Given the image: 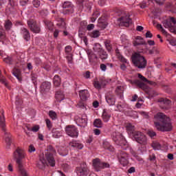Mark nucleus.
Here are the masks:
<instances>
[{"label":"nucleus","instance_id":"44","mask_svg":"<svg viewBox=\"0 0 176 176\" xmlns=\"http://www.w3.org/2000/svg\"><path fill=\"white\" fill-rule=\"evenodd\" d=\"M117 57L118 60H120V61L123 64H126V63H127V59L124 58L123 56H122L120 53L117 54Z\"/></svg>","mask_w":176,"mask_h":176},{"label":"nucleus","instance_id":"61","mask_svg":"<svg viewBox=\"0 0 176 176\" xmlns=\"http://www.w3.org/2000/svg\"><path fill=\"white\" fill-rule=\"evenodd\" d=\"M87 30L88 31H91V30H94V24H89L87 27Z\"/></svg>","mask_w":176,"mask_h":176},{"label":"nucleus","instance_id":"11","mask_svg":"<svg viewBox=\"0 0 176 176\" xmlns=\"http://www.w3.org/2000/svg\"><path fill=\"white\" fill-rule=\"evenodd\" d=\"M28 25L30 30L34 34H39L41 32V27L36 23V21L34 19H29L28 21Z\"/></svg>","mask_w":176,"mask_h":176},{"label":"nucleus","instance_id":"5","mask_svg":"<svg viewBox=\"0 0 176 176\" xmlns=\"http://www.w3.org/2000/svg\"><path fill=\"white\" fill-rule=\"evenodd\" d=\"M111 137L113 141L115 142V144H116V145H118L119 146H126V145L127 144L126 139L124 138L123 135L119 131L113 132Z\"/></svg>","mask_w":176,"mask_h":176},{"label":"nucleus","instance_id":"34","mask_svg":"<svg viewBox=\"0 0 176 176\" xmlns=\"http://www.w3.org/2000/svg\"><path fill=\"white\" fill-rule=\"evenodd\" d=\"M100 58L104 61V60H107L108 58V54L104 50L98 54Z\"/></svg>","mask_w":176,"mask_h":176},{"label":"nucleus","instance_id":"9","mask_svg":"<svg viewBox=\"0 0 176 176\" xmlns=\"http://www.w3.org/2000/svg\"><path fill=\"white\" fill-rule=\"evenodd\" d=\"M65 132L69 137H72V138H78V135H79L78 128L74 125L67 126L65 127Z\"/></svg>","mask_w":176,"mask_h":176},{"label":"nucleus","instance_id":"51","mask_svg":"<svg viewBox=\"0 0 176 176\" xmlns=\"http://www.w3.org/2000/svg\"><path fill=\"white\" fill-rule=\"evenodd\" d=\"M45 123L48 130H51L52 127H53V125L52 124V121H50V120L49 119H46Z\"/></svg>","mask_w":176,"mask_h":176},{"label":"nucleus","instance_id":"15","mask_svg":"<svg viewBox=\"0 0 176 176\" xmlns=\"http://www.w3.org/2000/svg\"><path fill=\"white\" fill-rule=\"evenodd\" d=\"M51 88L52 83L49 81H44L40 86V93H41V94H47V93L50 91Z\"/></svg>","mask_w":176,"mask_h":176},{"label":"nucleus","instance_id":"57","mask_svg":"<svg viewBox=\"0 0 176 176\" xmlns=\"http://www.w3.org/2000/svg\"><path fill=\"white\" fill-rule=\"evenodd\" d=\"M100 68L101 71H103V72H105V71H107V65L102 63L100 65Z\"/></svg>","mask_w":176,"mask_h":176},{"label":"nucleus","instance_id":"63","mask_svg":"<svg viewBox=\"0 0 176 176\" xmlns=\"http://www.w3.org/2000/svg\"><path fill=\"white\" fill-rule=\"evenodd\" d=\"M58 34H60V30H55L54 32V38H58Z\"/></svg>","mask_w":176,"mask_h":176},{"label":"nucleus","instance_id":"24","mask_svg":"<svg viewBox=\"0 0 176 176\" xmlns=\"http://www.w3.org/2000/svg\"><path fill=\"white\" fill-rule=\"evenodd\" d=\"M55 98L58 102H61L65 98V95L63 91H57L55 94Z\"/></svg>","mask_w":176,"mask_h":176},{"label":"nucleus","instance_id":"10","mask_svg":"<svg viewBox=\"0 0 176 176\" xmlns=\"http://www.w3.org/2000/svg\"><path fill=\"white\" fill-rule=\"evenodd\" d=\"M76 173L78 176H87L89 175V168L86 163L80 164L76 168Z\"/></svg>","mask_w":176,"mask_h":176},{"label":"nucleus","instance_id":"42","mask_svg":"<svg viewBox=\"0 0 176 176\" xmlns=\"http://www.w3.org/2000/svg\"><path fill=\"white\" fill-rule=\"evenodd\" d=\"M104 45L108 52H111V50H112V44H111V41L106 40L104 41Z\"/></svg>","mask_w":176,"mask_h":176},{"label":"nucleus","instance_id":"62","mask_svg":"<svg viewBox=\"0 0 176 176\" xmlns=\"http://www.w3.org/2000/svg\"><path fill=\"white\" fill-rule=\"evenodd\" d=\"M29 152L30 153L32 152H35V147L34 146V145L31 144L30 146H29Z\"/></svg>","mask_w":176,"mask_h":176},{"label":"nucleus","instance_id":"47","mask_svg":"<svg viewBox=\"0 0 176 176\" xmlns=\"http://www.w3.org/2000/svg\"><path fill=\"white\" fill-rule=\"evenodd\" d=\"M0 39L3 40L5 39V30H3V28L0 25Z\"/></svg>","mask_w":176,"mask_h":176},{"label":"nucleus","instance_id":"50","mask_svg":"<svg viewBox=\"0 0 176 176\" xmlns=\"http://www.w3.org/2000/svg\"><path fill=\"white\" fill-rule=\"evenodd\" d=\"M60 22L57 23L58 27L60 28H65V22L64 21L63 19H60Z\"/></svg>","mask_w":176,"mask_h":176},{"label":"nucleus","instance_id":"38","mask_svg":"<svg viewBox=\"0 0 176 176\" xmlns=\"http://www.w3.org/2000/svg\"><path fill=\"white\" fill-rule=\"evenodd\" d=\"M135 45H146V43L144 41L142 38H141V36H138L137 41H135Z\"/></svg>","mask_w":176,"mask_h":176},{"label":"nucleus","instance_id":"14","mask_svg":"<svg viewBox=\"0 0 176 176\" xmlns=\"http://www.w3.org/2000/svg\"><path fill=\"white\" fill-rule=\"evenodd\" d=\"M121 17L118 19L120 25L122 27H129L131 24V19H130V15H120Z\"/></svg>","mask_w":176,"mask_h":176},{"label":"nucleus","instance_id":"55","mask_svg":"<svg viewBox=\"0 0 176 176\" xmlns=\"http://www.w3.org/2000/svg\"><path fill=\"white\" fill-rule=\"evenodd\" d=\"M3 61L7 64H12V58L7 56L6 58H3Z\"/></svg>","mask_w":176,"mask_h":176},{"label":"nucleus","instance_id":"7","mask_svg":"<svg viewBox=\"0 0 176 176\" xmlns=\"http://www.w3.org/2000/svg\"><path fill=\"white\" fill-rule=\"evenodd\" d=\"M131 138H133L138 144H140V145H146L148 144L146 136L141 131H138L135 132Z\"/></svg>","mask_w":176,"mask_h":176},{"label":"nucleus","instance_id":"1","mask_svg":"<svg viewBox=\"0 0 176 176\" xmlns=\"http://www.w3.org/2000/svg\"><path fill=\"white\" fill-rule=\"evenodd\" d=\"M154 126L158 131H171L173 125L171 120L163 113H157L154 115Z\"/></svg>","mask_w":176,"mask_h":176},{"label":"nucleus","instance_id":"6","mask_svg":"<svg viewBox=\"0 0 176 176\" xmlns=\"http://www.w3.org/2000/svg\"><path fill=\"white\" fill-rule=\"evenodd\" d=\"M164 27L165 28H168L170 32L176 34V20L173 16H170L169 18L163 21Z\"/></svg>","mask_w":176,"mask_h":176},{"label":"nucleus","instance_id":"13","mask_svg":"<svg viewBox=\"0 0 176 176\" xmlns=\"http://www.w3.org/2000/svg\"><path fill=\"white\" fill-rule=\"evenodd\" d=\"M118 159L120 164L124 167L129 164V155L126 151H121L118 155Z\"/></svg>","mask_w":176,"mask_h":176},{"label":"nucleus","instance_id":"49","mask_svg":"<svg viewBox=\"0 0 176 176\" xmlns=\"http://www.w3.org/2000/svg\"><path fill=\"white\" fill-rule=\"evenodd\" d=\"M0 82H1V83H3V85H5L6 87H8V82H6V79L5 78V77H3L2 74H1V70H0Z\"/></svg>","mask_w":176,"mask_h":176},{"label":"nucleus","instance_id":"45","mask_svg":"<svg viewBox=\"0 0 176 176\" xmlns=\"http://www.w3.org/2000/svg\"><path fill=\"white\" fill-rule=\"evenodd\" d=\"M123 91H124V88L122 86H118L116 89V93L117 94H123Z\"/></svg>","mask_w":176,"mask_h":176},{"label":"nucleus","instance_id":"3","mask_svg":"<svg viewBox=\"0 0 176 176\" xmlns=\"http://www.w3.org/2000/svg\"><path fill=\"white\" fill-rule=\"evenodd\" d=\"M3 113H5V112L3 111V110H2L0 114V127L4 133L6 149H10V145H12V135H10V133L8 132V131L6 130V121L5 120V115H3Z\"/></svg>","mask_w":176,"mask_h":176},{"label":"nucleus","instance_id":"32","mask_svg":"<svg viewBox=\"0 0 176 176\" xmlns=\"http://www.w3.org/2000/svg\"><path fill=\"white\" fill-rule=\"evenodd\" d=\"M127 107H129V106L127 105V104H125V103L122 104V102H119L117 104V109H118V111L120 112H123L124 111V109L126 108H127Z\"/></svg>","mask_w":176,"mask_h":176},{"label":"nucleus","instance_id":"40","mask_svg":"<svg viewBox=\"0 0 176 176\" xmlns=\"http://www.w3.org/2000/svg\"><path fill=\"white\" fill-rule=\"evenodd\" d=\"M94 50L96 53H100V52H102L103 50L101 47V45L100 43H96L95 44L94 47Z\"/></svg>","mask_w":176,"mask_h":176},{"label":"nucleus","instance_id":"18","mask_svg":"<svg viewBox=\"0 0 176 176\" xmlns=\"http://www.w3.org/2000/svg\"><path fill=\"white\" fill-rule=\"evenodd\" d=\"M21 34L22 35L23 39L28 42L31 40V34H30V31L28 30L25 28H21Z\"/></svg>","mask_w":176,"mask_h":176},{"label":"nucleus","instance_id":"37","mask_svg":"<svg viewBox=\"0 0 176 176\" xmlns=\"http://www.w3.org/2000/svg\"><path fill=\"white\" fill-rule=\"evenodd\" d=\"M45 24L46 25V28H47L50 31H53V22L49 20H45Z\"/></svg>","mask_w":176,"mask_h":176},{"label":"nucleus","instance_id":"23","mask_svg":"<svg viewBox=\"0 0 176 176\" xmlns=\"http://www.w3.org/2000/svg\"><path fill=\"white\" fill-rule=\"evenodd\" d=\"M79 96L82 101H86L89 97H90V94L87 89L81 90L79 91Z\"/></svg>","mask_w":176,"mask_h":176},{"label":"nucleus","instance_id":"8","mask_svg":"<svg viewBox=\"0 0 176 176\" xmlns=\"http://www.w3.org/2000/svg\"><path fill=\"white\" fill-rule=\"evenodd\" d=\"M93 166L96 171H101L104 168H109L111 167L109 163L101 162V160L98 158L93 160Z\"/></svg>","mask_w":176,"mask_h":176},{"label":"nucleus","instance_id":"39","mask_svg":"<svg viewBox=\"0 0 176 176\" xmlns=\"http://www.w3.org/2000/svg\"><path fill=\"white\" fill-rule=\"evenodd\" d=\"M12 25H13V24L12 23V21H10V20H7L5 21L4 27L6 31H9V30L12 28Z\"/></svg>","mask_w":176,"mask_h":176},{"label":"nucleus","instance_id":"28","mask_svg":"<svg viewBox=\"0 0 176 176\" xmlns=\"http://www.w3.org/2000/svg\"><path fill=\"white\" fill-rule=\"evenodd\" d=\"M52 137L54 138H60V137H61V131L57 129H53L52 131Z\"/></svg>","mask_w":176,"mask_h":176},{"label":"nucleus","instance_id":"27","mask_svg":"<svg viewBox=\"0 0 176 176\" xmlns=\"http://www.w3.org/2000/svg\"><path fill=\"white\" fill-rule=\"evenodd\" d=\"M88 57L90 64H96V63H97V61L98 60V58L97 57L96 54H89Z\"/></svg>","mask_w":176,"mask_h":176},{"label":"nucleus","instance_id":"22","mask_svg":"<svg viewBox=\"0 0 176 176\" xmlns=\"http://www.w3.org/2000/svg\"><path fill=\"white\" fill-rule=\"evenodd\" d=\"M69 146L76 149H83V144L77 140H72L69 143Z\"/></svg>","mask_w":176,"mask_h":176},{"label":"nucleus","instance_id":"21","mask_svg":"<svg viewBox=\"0 0 176 176\" xmlns=\"http://www.w3.org/2000/svg\"><path fill=\"white\" fill-rule=\"evenodd\" d=\"M102 118L103 122H105L106 123L109 122V120L111 119V111L108 109H104L102 115Z\"/></svg>","mask_w":176,"mask_h":176},{"label":"nucleus","instance_id":"64","mask_svg":"<svg viewBox=\"0 0 176 176\" xmlns=\"http://www.w3.org/2000/svg\"><path fill=\"white\" fill-rule=\"evenodd\" d=\"M93 16L96 18V19H97V17L100 16V11H98V10L95 11L93 13Z\"/></svg>","mask_w":176,"mask_h":176},{"label":"nucleus","instance_id":"26","mask_svg":"<svg viewBox=\"0 0 176 176\" xmlns=\"http://www.w3.org/2000/svg\"><path fill=\"white\" fill-rule=\"evenodd\" d=\"M133 83L134 85H136L138 87H140V89H142V90H145L146 89V85L144 83V82L140 80H135Z\"/></svg>","mask_w":176,"mask_h":176},{"label":"nucleus","instance_id":"12","mask_svg":"<svg viewBox=\"0 0 176 176\" xmlns=\"http://www.w3.org/2000/svg\"><path fill=\"white\" fill-rule=\"evenodd\" d=\"M63 14H72L74 13V5L69 1H65L63 3Z\"/></svg>","mask_w":176,"mask_h":176},{"label":"nucleus","instance_id":"35","mask_svg":"<svg viewBox=\"0 0 176 176\" xmlns=\"http://www.w3.org/2000/svg\"><path fill=\"white\" fill-rule=\"evenodd\" d=\"M103 83H102V80H96L94 82V86L95 87V89H98V90H100V89H101V87H102L103 86Z\"/></svg>","mask_w":176,"mask_h":176},{"label":"nucleus","instance_id":"2","mask_svg":"<svg viewBox=\"0 0 176 176\" xmlns=\"http://www.w3.org/2000/svg\"><path fill=\"white\" fill-rule=\"evenodd\" d=\"M54 155H56V150L52 146H48L47 148V152L45 153V157L43 154H41L39 156V161L37 163V167L40 170H44L46 164H48L51 167H54L56 166V160H54Z\"/></svg>","mask_w":176,"mask_h":176},{"label":"nucleus","instance_id":"29","mask_svg":"<svg viewBox=\"0 0 176 176\" xmlns=\"http://www.w3.org/2000/svg\"><path fill=\"white\" fill-rule=\"evenodd\" d=\"M54 85L56 87H58V86H60V85H61V78H60V76H58V75H55L54 77Z\"/></svg>","mask_w":176,"mask_h":176},{"label":"nucleus","instance_id":"25","mask_svg":"<svg viewBox=\"0 0 176 176\" xmlns=\"http://www.w3.org/2000/svg\"><path fill=\"white\" fill-rule=\"evenodd\" d=\"M80 9H83L85 12H90L91 10V3L85 1L80 6Z\"/></svg>","mask_w":176,"mask_h":176},{"label":"nucleus","instance_id":"16","mask_svg":"<svg viewBox=\"0 0 176 176\" xmlns=\"http://www.w3.org/2000/svg\"><path fill=\"white\" fill-rule=\"evenodd\" d=\"M158 102L160 103L159 105L162 109H168L170 104H171V100L167 98H161L158 100Z\"/></svg>","mask_w":176,"mask_h":176},{"label":"nucleus","instance_id":"4","mask_svg":"<svg viewBox=\"0 0 176 176\" xmlns=\"http://www.w3.org/2000/svg\"><path fill=\"white\" fill-rule=\"evenodd\" d=\"M131 60L133 65L140 69L146 67V59L138 52H135L131 56Z\"/></svg>","mask_w":176,"mask_h":176},{"label":"nucleus","instance_id":"56","mask_svg":"<svg viewBox=\"0 0 176 176\" xmlns=\"http://www.w3.org/2000/svg\"><path fill=\"white\" fill-rule=\"evenodd\" d=\"M148 134L151 138H153V137H156V132L153 131H148Z\"/></svg>","mask_w":176,"mask_h":176},{"label":"nucleus","instance_id":"46","mask_svg":"<svg viewBox=\"0 0 176 176\" xmlns=\"http://www.w3.org/2000/svg\"><path fill=\"white\" fill-rule=\"evenodd\" d=\"M50 10H51L52 13H53V14H57V6L54 5H50Z\"/></svg>","mask_w":176,"mask_h":176},{"label":"nucleus","instance_id":"58","mask_svg":"<svg viewBox=\"0 0 176 176\" xmlns=\"http://www.w3.org/2000/svg\"><path fill=\"white\" fill-rule=\"evenodd\" d=\"M156 160V155L155 154H151L149 155V161L150 162H155Z\"/></svg>","mask_w":176,"mask_h":176},{"label":"nucleus","instance_id":"60","mask_svg":"<svg viewBox=\"0 0 176 176\" xmlns=\"http://www.w3.org/2000/svg\"><path fill=\"white\" fill-rule=\"evenodd\" d=\"M170 45L172 46H176V40L175 38H171L169 41Z\"/></svg>","mask_w":176,"mask_h":176},{"label":"nucleus","instance_id":"19","mask_svg":"<svg viewBox=\"0 0 176 176\" xmlns=\"http://www.w3.org/2000/svg\"><path fill=\"white\" fill-rule=\"evenodd\" d=\"M106 101L110 107L115 105V103L116 102V100L115 99V96L111 93H107L106 94Z\"/></svg>","mask_w":176,"mask_h":176},{"label":"nucleus","instance_id":"31","mask_svg":"<svg viewBox=\"0 0 176 176\" xmlns=\"http://www.w3.org/2000/svg\"><path fill=\"white\" fill-rule=\"evenodd\" d=\"M103 148H104V149H107V151H110L111 152L113 151V147L111 145L109 142L107 141L103 142Z\"/></svg>","mask_w":176,"mask_h":176},{"label":"nucleus","instance_id":"17","mask_svg":"<svg viewBox=\"0 0 176 176\" xmlns=\"http://www.w3.org/2000/svg\"><path fill=\"white\" fill-rule=\"evenodd\" d=\"M76 123L80 127H86L87 126V116L82 114L81 118H76Z\"/></svg>","mask_w":176,"mask_h":176},{"label":"nucleus","instance_id":"54","mask_svg":"<svg viewBox=\"0 0 176 176\" xmlns=\"http://www.w3.org/2000/svg\"><path fill=\"white\" fill-rule=\"evenodd\" d=\"M65 50L67 54H69V53H71V52L72 51V47H71V45H67L65 47Z\"/></svg>","mask_w":176,"mask_h":176},{"label":"nucleus","instance_id":"48","mask_svg":"<svg viewBox=\"0 0 176 176\" xmlns=\"http://www.w3.org/2000/svg\"><path fill=\"white\" fill-rule=\"evenodd\" d=\"M28 130L29 131H33L34 133H36L37 131H39V126L35 125L34 126H33L32 128H28Z\"/></svg>","mask_w":176,"mask_h":176},{"label":"nucleus","instance_id":"53","mask_svg":"<svg viewBox=\"0 0 176 176\" xmlns=\"http://www.w3.org/2000/svg\"><path fill=\"white\" fill-rule=\"evenodd\" d=\"M32 5L34 8H39L41 6V1L39 0H33Z\"/></svg>","mask_w":176,"mask_h":176},{"label":"nucleus","instance_id":"36","mask_svg":"<svg viewBox=\"0 0 176 176\" xmlns=\"http://www.w3.org/2000/svg\"><path fill=\"white\" fill-rule=\"evenodd\" d=\"M100 35H101V33H100V31L98 30H94L89 33V36H91V38H98Z\"/></svg>","mask_w":176,"mask_h":176},{"label":"nucleus","instance_id":"30","mask_svg":"<svg viewBox=\"0 0 176 176\" xmlns=\"http://www.w3.org/2000/svg\"><path fill=\"white\" fill-rule=\"evenodd\" d=\"M12 74L16 78V79H18L19 82H21V76L20 73V69H14Z\"/></svg>","mask_w":176,"mask_h":176},{"label":"nucleus","instance_id":"20","mask_svg":"<svg viewBox=\"0 0 176 176\" xmlns=\"http://www.w3.org/2000/svg\"><path fill=\"white\" fill-rule=\"evenodd\" d=\"M126 131L128 134L130 135L131 138L134 135V133H137L138 131H135V127L134 125L131 123L126 124Z\"/></svg>","mask_w":176,"mask_h":176},{"label":"nucleus","instance_id":"41","mask_svg":"<svg viewBox=\"0 0 176 176\" xmlns=\"http://www.w3.org/2000/svg\"><path fill=\"white\" fill-rule=\"evenodd\" d=\"M48 115L52 120H56V119H57V113L53 110H50Z\"/></svg>","mask_w":176,"mask_h":176},{"label":"nucleus","instance_id":"33","mask_svg":"<svg viewBox=\"0 0 176 176\" xmlns=\"http://www.w3.org/2000/svg\"><path fill=\"white\" fill-rule=\"evenodd\" d=\"M58 152L60 156H67V155H68V150L65 147L59 148Z\"/></svg>","mask_w":176,"mask_h":176},{"label":"nucleus","instance_id":"59","mask_svg":"<svg viewBox=\"0 0 176 176\" xmlns=\"http://www.w3.org/2000/svg\"><path fill=\"white\" fill-rule=\"evenodd\" d=\"M36 74H31V80H32L33 83H35V82H36Z\"/></svg>","mask_w":176,"mask_h":176},{"label":"nucleus","instance_id":"52","mask_svg":"<svg viewBox=\"0 0 176 176\" xmlns=\"http://www.w3.org/2000/svg\"><path fill=\"white\" fill-rule=\"evenodd\" d=\"M15 104H16V105H17V107H20V105H21V104H23V100L21 98H20V97L17 96L16 98Z\"/></svg>","mask_w":176,"mask_h":176},{"label":"nucleus","instance_id":"43","mask_svg":"<svg viewBox=\"0 0 176 176\" xmlns=\"http://www.w3.org/2000/svg\"><path fill=\"white\" fill-rule=\"evenodd\" d=\"M94 125L95 127H102V121H101V119H96L94 122Z\"/></svg>","mask_w":176,"mask_h":176}]
</instances>
